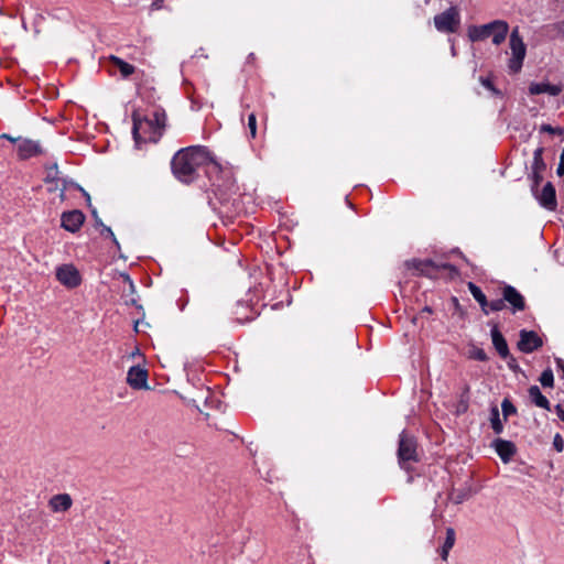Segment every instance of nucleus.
I'll use <instances>...</instances> for the list:
<instances>
[{
    "label": "nucleus",
    "mask_w": 564,
    "mask_h": 564,
    "mask_svg": "<svg viewBox=\"0 0 564 564\" xmlns=\"http://www.w3.org/2000/svg\"><path fill=\"white\" fill-rule=\"evenodd\" d=\"M72 498L68 494H58L53 496L48 506L54 512H65L72 507Z\"/></svg>",
    "instance_id": "nucleus-18"
},
{
    "label": "nucleus",
    "mask_w": 564,
    "mask_h": 564,
    "mask_svg": "<svg viewBox=\"0 0 564 564\" xmlns=\"http://www.w3.org/2000/svg\"><path fill=\"white\" fill-rule=\"evenodd\" d=\"M508 32L509 24L507 21L494 20L481 25H470L467 35L471 42H480L491 37L492 43L498 46L506 41Z\"/></svg>",
    "instance_id": "nucleus-3"
},
{
    "label": "nucleus",
    "mask_w": 564,
    "mask_h": 564,
    "mask_svg": "<svg viewBox=\"0 0 564 564\" xmlns=\"http://www.w3.org/2000/svg\"><path fill=\"white\" fill-rule=\"evenodd\" d=\"M553 445L557 452H562L564 447L563 438L560 434H556L553 440Z\"/></svg>",
    "instance_id": "nucleus-33"
},
{
    "label": "nucleus",
    "mask_w": 564,
    "mask_h": 564,
    "mask_svg": "<svg viewBox=\"0 0 564 564\" xmlns=\"http://www.w3.org/2000/svg\"><path fill=\"white\" fill-rule=\"evenodd\" d=\"M543 152L544 149L542 147H539L533 152V161L531 164V171L532 172H544L546 169V164L543 160Z\"/></svg>",
    "instance_id": "nucleus-21"
},
{
    "label": "nucleus",
    "mask_w": 564,
    "mask_h": 564,
    "mask_svg": "<svg viewBox=\"0 0 564 564\" xmlns=\"http://www.w3.org/2000/svg\"><path fill=\"white\" fill-rule=\"evenodd\" d=\"M126 280L129 281L131 286H133L132 281L130 280V278L128 275L126 276Z\"/></svg>",
    "instance_id": "nucleus-44"
},
{
    "label": "nucleus",
    "mask_w": 564,
    "mask_h": 564,
    "mask_svg": "<svg viewBox=\"0 0 564 564\" xmlns=\"http://www.w3.org/2000/svg\"><path fill=\"white\" fill-rule=\"evenodd\" d=\"M105 231H106V234H108V235L112 238V240H113L116 243H118V242H117V240H116V238H115V235H113L112 230H111L109 227H106V228H105Z\"/></svg>",
    "instance_id": "nucleus-41"
},
{
    "label": "nucleus",
    "mask_w": 564,
    "mask_h": 564,
    "mask_svg": "<svg viewBox=\"0 0 564 564\" xmlns=\"http://www.w3.org/2000/svg\"><path fill=\"white\" fill-rule=\"evenodd\" d=\"M541 132H546L551 134H562L563 129L562 128H554L551 124L544 123L540 127Z\"/></svg>",
    "instance_id": "nucleus-32"
},
{
    "label": "nucleus",
    "mask_w": 564,
    "mask_h": 564,
    "mask_svg": "<svg viewBox=\"0 0 564 564\" xmlns=\"http://www.w3.org/2000/svg\"><path fill=\"white\" fill-rule=\"evenodd\" d=\"M468 290L469 292L471 293L473 297L478 302V304L480 305L481 307V311L488 315L489 314V310H488V305H489V302L486 297V295L484 294V292L481 291V289L479 286H477L475 283L473 282H469L468 283Z\"/></svg>",
    "instance_id": "nucleus-20"
},
{
    "label": "nucleus",
    "mask_w": 564,
    "mask_h": 564,
    "mask_svg": "<svg viewBox=\"0 0 564 564\" xmlns=\"http://www.w3.org/2000/svg\"><path fill=\"white\" fill-rule=\"evenodd\" d=\"M501 410L503 417L507 420L510 415H513L517 413L516 406L512 404V402L508 399H503L501 402Z\"/></svg>",
    "instance_id": "nucleus-24"
},
{
    "label": "nucleus",
    "mask_w": 564,
    "mask_h": 564,
    "mask_svg": "<svg viewBox=\"0 0 564 564\" xmlns=\"http://www.w3.org/2000/svg\"><path fill=\"white\" fill-rule=\"evenodd\" d=\"M1 138H6L12 142L18 143V155L20 159L25 160L41 153V147L37 142L30 139H14L8 134H2Z\"/></svg>",
    "instance_id": "nucleus-9"
},
{
    "label": "nucleus",
    "mask_w": 564,
    "mask_h": 564,
    "mask_svg": "<svg viewBox=\"0 0 564 564\" xmlns=\"http://www.w3.org/2000/svg\"><path fill=\"white\" fill-rule=\"evenodd\" d=\"M534 197L539 200L540 205L549 210H555L557 206L555 187L551 182H547L542 191L535 189Z\"/></svg>",
    "instance_id": "nucleus-12"
},
{
    "label": "nucleus",
    "mask_w": 564,
    "mask_h": 564,
    "mask_svg": "<svg viewBox=\"0 0 564 564\" xmlns=\"http://www.w3.org/2000/svg\"><path fill=\"white\" fill-rule=\"evenodd\" d=\"M490 334H491L492 345H494L495 349L497 350L498 355L502 359H507L508 357H510V351H509L507 340L505 339L503 335L498 329V327L494 326Z\"/></svg>",
    "instance_id": "nucleus-16"
},
{
    "label": "nucleus",
    "mask_w": 564,
    "mask_h": 564,
    "mask_svg": "<svg viewBox=\"0 0 564 564\" xmlns=\"http://www.w3.org/2000/svg\"><path fill=\"white\" fill-rule=\"evenodd\" d=\"M110 61L113 64V66H116L119 69V72L121 73V75L123 77H129L135 70L133 65L124 62L123 59H121V58H119L117 56H111Z\"/></svg>",
    "instance_id": "nucleus-22"
},
{
    "label": "nucleus",
    "mask_w": 564,
    "mask_h": 564,
    "mask_svg": "<svg viewBox=\"0 0 564 564\" xmlns=\"http://www.w3.org/2000/svg\"><path fill=\"white\" fill-rule=\"evenodd\" d=\"M555 411H556L558 419L564 422V409L562 408V405L557 404L555 406Z\"/></svg>",
    "instance_id": "nucleus-37"
},
{
    "label": "nucleus",
    "mask_w": 564,
    "mask_h": 564,
    "mask_svg": "<svg viewBox=\"0 0 564 564\" xmlns=\"http://www.w3.org/2000/svg\"><path fill=\"white\" fill-rule=\"evenodd\" d=\"M248 129L251 138L257 135V118L254 113L248 116Z\"/></svg>",
    "instance_id": "nucleus-29"
},
{
    "label": "nucleus",
    "mask_w": 564,
    "mask_h": 564,
    "mask_svg": "<svg viewBox=\"0 0 564 564\" xmlns=\"http://www.w3.org/2000/svg\"><path fill=\"white\" fill-rule=\"evenodd\" d=\"M491 427L497 434H500L503 430V425L499 417V411L497 408H494L491 411Z\"/></svg>",
    "instance_id": "nucleus-23"
},
{
    "label": "nucleus",
    "mask_w": 564,
    "mask_h": 564,
    "mask_svg": "<svg viewBox=\"0 0 564 564\" xmlns=\"http://www.w3.org/2000/svg\"><path fill=\"white\" fill-rule=\"evenodd\" d=\"M518 349L525 354H531L543 345L542 338L533 330H520Z\"/></svg>",
    "instance_id": "nucleus-10"
},
{
    "label": "nucleus",
    "mask_w": 564,
    "mask_h": 564,
    "mask_svg": "<svg viewBox=\"0 0 564 564\" xmlns=\"http://www.w3.org/2000/svg\"><path fill=\"white\" fill-rule=\"evenodd\" d=\"M46 182L47 183H54V188H57L58 187V184H59V180L58 178H55L51 175V173H48L47 177H46Z\"/></svg>",
    "instance_id": "nucleus-36"
},
{
    "label": "nucleus",
    "mask_w": 564,
    "mask_h": 564,
    "mask_svg": "<svg viewBox=\"0 0 564 564\" xmlns=\"http://www.w3.org/2000/svg\"><path fill=\"white\" fill-rule=\"evenodd\" d=\"M541 384L546 388H552L554 383V376L551 369H546L541 373L540 377Z\"/></svg>",
    "instance_id": "nucleus-25"
},
{
    "label": "nucleus",
    "mask_w": 564,
    "mask_h": 564,
    "mask_svg": "<svg viewBox=\"0 0 564 564\" xmlns=\"http://www.w3.org/2000/svg\"><path fill=\"white\" fill-rule=\"evenodd\" d=\"M460 23L459 12L455 7H451L444 12L434 17V25L442 33H454Z\"/></svg>",
    "instance_id": "nucleus-7"
},
{
    "label": "nucleus",
    "mask_w": 564,
    "mask_h": 564,
    "mask_svg": "<svg viewBox=\"0 0 564 564\" xmlns=\"http://www.w3.org/2000/svg\"><path fill=\"white\" fill-rule=\"evenodd\" d=\"M148 371L139 366H133L129 369L127 375V382L133 389L148 388Z\"/></svg>",
    "instance_id": "nucleus-14"
},
{
    "label": "nucleus",
    "mask_w": 564,
    "mask_h": 564,
    "mask_svg": "<svg viewBox=\"0 0 564 564\" xmlns=\"http://www.w3.org/2000/svg\"><path fill=\"white\" fill-rule=\"evenodd\" d=\"M505 306H506L505 300L502 297V299L489 302L488 310H489V313L490 312H499V311L503 310Z\"/></svg>",
    "instance_id": "nucleus-31"
},
{
    "label": "nucleus",
    "mask_w": 564,
    "mask_h": 564,
    "mask_svg": "<svg viewBox=\"0 0 564 564\" xmlns=\"http://www.w3.org/2000/svg\"><path fill=\"white\" fill-rule=\"evenodd\" d=\"M492 445L503 463H509L516 454V446L510 441L498 438L494 441Z\"/></svg>",
    "instance_id": "nucleus-15"
},
{
    "label": "nucleus",
    "mask_w": 564,
    "mask_h": 564,
    "mask_svg": "<svg viewBox=\"0 0 564 564\" xmlns=\"http://www.w3.org/2000/svg\"><path fill=\"white\" fill-rule=\"evenodd\" d=\"M531 180H532L531 191H532V193H535V189H538L540 183L543 180V172H532L531 171Z\"/></svg>",
    "instance_id": "nucleus-28"
},
{
    "label": "nucleus",
    "mask_w": 564,
    "mask_h": 564,
    "mask_svg": "<svg viewBox=\"0 0 564 564\" xmlns=\"http://www.w3.org/2000/svg\"><path fill=\"white\" fill-rule=\"evenodd\" d=\"M455 540H456L455 530L453 528H447L446 529V539L443 544L444 549L452 550V547L455 544Z\"/></svg>",
    "instance_id": "nucleus-27"
},
{
    "label": "nucleus",
    "mask_w": 564,
    "mask_h": 564,
    "mask_svg": "<svg viewBox=\"0 0 564 564\" xmlns=\"http://www.w3.org/2000/svg\"><path fill=\"white\" fill-rule=\"evenodd\" d=\"M481 84L487 88V89H490L492 91H496L495 87H494V84L491 83L490 79L488 78H481L480 79Z\"/></svg>",
    "instance_id": "nucleus-35"
},
{
    "label": "nucleus",
    "mask_w": 564,
    "mask_h": 564,
    "mask_svg": "<svg viewBox=\"0 0 564 564\" xmlns=\"http://www.w3.org/2000/svg\"><path fill=\"white\" fill-rule=\"evenodd\" d=\"M556 173L558 176L564 175V163L562 161H560V163L557 165Z\"/></svg>",
    "instance_id": "nucleus-40"
},
{
    "label": "nucleus",
    "mask_w": 564,
    "mask_h": 564,
    "mask_svg": "<svg viewBox=\"0 0 564 564\" xmlns=\"http://www.w3.org/2000/svg\"><path fill=\"white\" fill-rule=\"evenodd\" d=\"M563 88L561 85H553L546 82L531 83L529 86L530 95L549 94L551 96H558Z\"/></svg>",
    "instance_id": "nucleus-17"
},
{
    "label": "nucleus",
    "mask_w": 564,
    "mask_h": 564,
    "mask_svg": "<svg viewBox=\"0 0 564 564\" xmlns=\"http://www.w3.org/2000/svg\"><path fill=\"white\" fill-rule=\"evenodd\" d=\"M163 1L164 0H153V2L151 3V10L152 11L161 10L163 8Z\"/></svg>",
    "instance_id": "nucleus-34"
},
{
    "label": "nucleus",
    "mask_w": 564,
    "mask_h": 564,
    "mask_svg": "<svg viewBox=\"0 0 564 564\" xmlns=\"http://www.w3.org/2000/svg\"><path fill=\"white\" fill-rule=\"evenodd\" d=\"M56 279L65 286L73 289L80 284L79 271L73 264H64L56 269Z\"/></svg>",
    "instance_id": "nucleus-8"
},
{
    "label": "nucleus",
    "mask_w": 564,
    "mask_h": 564,
    "mask_svg": "<svg viewBox=\"0 0 564 564\" xmlns=\"http://www.w3.org/2000/svg\"><path fill=\"white\" fill-rule=\"evenodd\" d=\"M398 458L401 468L406 470L409 463L419 460L416 441L405 432H402L399 437Z\"/></svg>",
    "instance_id": "nucleus-5"
},
{
    "label": "nucleus",
    "mask_w": 564,
    "mask_h": 564,
    "mask_svg": "<svg viewBox=\"0 0 564 564\" xmlns=\"http://www.w3.org/2000/svg\"><path fill=\"white\" fill-rule=\"evenodd\" d=\"M502 296L513 313L525 310V300L523 295L512 285H505L502 288Z\"/></svg>",
    "instance_id": "nucleus-11"
},
{
    "label": "nucleus",
    "mask_w": 564,
    "mask_h": 564,
    "mask_svg": "<svg viewBox=\"0 0 564 564\" xmlns=\"http://www.w3.org/2000/svg\"><path fill=\"white\" fill-rule=\"evenodd\" d=\"M62 227L70 232H76L83 226L85 216L80 210H70L62 214Z\"/></svg>",
    "instance_id": "nucleus-13"
},
{
    "label": "nucleus",
    "mask_w": 564,
    "mask_h": 564,
    "mask_svg": "<svg viewBox=\"0 0 564 564\" xmlns=\"http://www.w3.org/2000/svg\"><path fill=\"white\" fill-rule=\"evenodd\" d=\"M165 126L166 113L163 109H155L143 118L134 113L132 132L137 145L141 142L156 143L163 135Z\"/></svg>",
    "instance_id": "nucleus-2"
},
{
    "label": "nucleus",
    "mask_w": 564,
    "mask_h": 564,
    "mask_svg": "<svg viewBox=\"0 0 564 564\" xmlns=\"http://www.w3.org/2000/svg\"><path fill=\"white\" fill-rule=\"evenodd\" d=\"M509 48L511 56L508 61V68L511 73L517 74L521 70L527 55V46L518 26L511 31L509 36Z\"/></svg>",
    "instance_id": "nucleus-4"
},
{
    "label": "nucleus",
    "mask_w": 564,
    "mask_h": 564,
    "mask_svg": "<svg viewBox=\"0 0 564 564\" xmlns=\"http://www.w3.org/2000/svg\"><path fill=\"white\" fill-rule=\"evenodd\" d=\"M507 359H509L508 360V366H509L510 369L514 370V369L518 368L517 361H516V359L511 355Z\"/></svg>",
    "instance_id": "nucleus-38"
},
{
    "label": "nucleus",
    "mask_w": 564,
    "mask_h": 564,
    "mask_svg": "<svg viewBox=\"0 0 564 564\" xmlns=\"http://www.w3.org/2000/svg\"><path fill=\"white\" fill-rule=\"evenodd\" d=\"M208 164L207 174L213 181L217 192H228L234 186L230 171H223L221 166L212 160L205 147L192 145L180 150L172 160L174 175L184 183L193 182L197 176V169Z\"/></svg>",
    "instance_id": "nucleus-1"
},
{
    "label": "nucleus",
    "mask_w": 564,
    "mask_h": 564,
    "mask_svg": "<svg viewBox=\"0 0 564 564\" xmlns=\"http://www.w3.org/2000/svg\"><path fill=\"white\" fill-rule=\"evenodd\" d=\"M557 365L560 368H562L563 372H564V364H563V360L558 359L557 360Z\"/></svg>",
    "instance_id": "nucleus-42"
},
{
    "label": "nucleus",
    "mask_w": 564,
    "mask_h": 564,
    "mask_svg": "<svg viewBox=\"0 0 564 564\" xmlns=\"http://www.w3.org/2000/svg\"><path fill=\"white\" fill-rule=\"evenodd\" d=\"M469 358L479 360V361L488 360V356H487L486 351L482 348L475 347V346L469 350Z\"/></svg>",
    "instance_id": "nucleus-26"
},
{
    "label": "nucleus",
    "mask_w": 564,
    "mask_h": 564,
    "mask_svg": "<svg viewBox=\"0 0 564 564\" xmlns=\"http://www.w3.org/2000/svg\"><path fill=\"white\" fill-rule=\"evenodd\" d=\"M405 265L410 270H414L419 275H425L429 278H435L441 269L449 270L452 272L457 273L456 269L448 263L435 264L431 260H410L405 262Z\"/></svg>",
    "instance_id": "nucleus-6"
},
{
    "label": "nucleus",
    "mask_w": 564,
    "mask_h": 564,
    "mask_svg": "<svg viewBox=\"0 0 564 564\" xmlns=\"http://www.w3.org/2000/svg\"><path fill=\"white\" fill-rule=\"evenodd\" d=\"M449 551H451L449 549H444V546H442L441 557H442L443 561L447 560Z\"/></svg>",
    "instance_id": "nucleus-39"
},
{
    "label": "nucleus",
    "mask_w": 564,
    "mask_h": 564,
    "mask_svg": "<svg viewBox=\"0 0 564 564\" xmlns=\"http://www.w3.org/2000/svg\"><path fill=\"white\" fill-rule=\"evenodd\" d=\"M468 495L467 492L465 491H457V492H452L449 495V499L455 503V505H459L462 502H464L466 499H467Z\"/></svg>",
    "instance_id": "nucleus-30"
},
{
    "label": "nucleus",
    "mask_w": 564,
    "mask_h": 564,
    "mask_svg": "<svg viewBox=\"0 0 564 564\" xmlns=\"http://www.w3.org/2000/svg\"><path fill=\"white\" fill-rule=\"evenodd\" d=\"M64 189H65L64 187L61 189V195L59 196H61L62 199L64 198Z\"/></svg>",
    "instance_id": "nucleus-43"
},
{
    "label": "nucleus",
    "mask_w": 564,
    "mask_h": 564,
    "mask_svg": "<svg viewBox=\"0 0 564 564\" xmlns=\"http://www.w3.org/2000/svg\"><path fill=\"white\" fill-rule=\"evenodd\" d=\"M529 397L532 403H534L536 406L542 408L544 410L550 411L551 405L545 395L542 394L540 388L538 386H531L529 388Z\"/></svg>",
    "instance_id": "nucleus-19"
}]
</instances>
